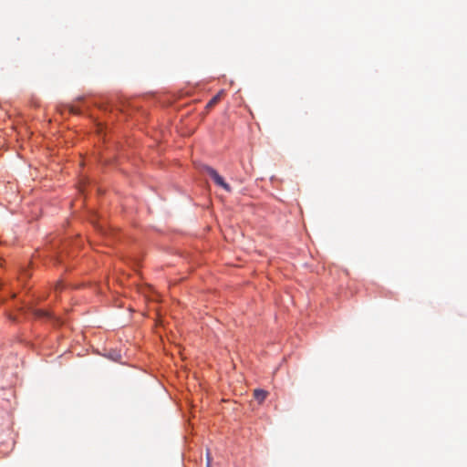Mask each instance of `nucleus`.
<instances>
[{"label": "nucleus", "mask_w": 467, "mask_h": 467, "mask_svg": "<svg viewBox=\"0 0 467 467\" xmlns=\"http://www.w3.org/2000/svg\"><path fill=\"white\" fill-rule=\"evenodd\" d=\"M205 171L218 186L223 188L228 192L232 191L231 186L224 182L223 178L213 168L207 166L205 167Z\"/></svg>", "instance_id": "nucleus-1"}, {"label": "nucleus", "mask_w": 467, "mask_h": 467, "mask_svg": "<svg viewBox=\"0 0 467 467\" xmlns=\"http://www.w3.org/2000/svg\"><path fill=\"white\" fill-rule=\"evenodd\" d=\"M254 396L259 403H262L265 400L267 392L263 389H254Z\"/></svg>", "instance_id": "nucleus-2"}, {"label": "nucleus", "mask_w": 467, "mask_h": 467, "mask_svg": "<svg viewBox=\"0 0 467 467\" xmlns=\"http://www.w3.org/2000/svg\"><path fill=\"white\" fill-rule=\"evenodd\" d=\"M222 94H223V91L219 92L213 98H212L211 100L207 103L206 108L211 109L214 105H216L220 101V99L222 98Z\"/></svg>", "instance_id": "nucleus-3"}, {"label": "nucleus", "mask_w": 467, "mask_h": 467, "mask_svg": "<svg viewBox=\"0 0 467 467\" xmlns=\"http://www.w3.org/2000/svg\"><path fill=\"white\" fill-rule=\"evenodd\" d=\"M36 315L39 317H51V314L45 310H37Z\"/></svg>", "instance_id": "nucleus-4"}, {"label": "nucleus", "mask_w": 467, "mask_h": 467, "mask_svg": "<svg viewBox=\"0 0 467 467\" xmlns=\"http://www.w3.org/2000/svg\"><path fill=\"white\" fill-rule=\"evenodd\" d=\"M211 465V462H210V457L209 455L207 456V467H210Z\"/></svg>", "instance_id": "nucleus-5"}, {"label": "nucleus", "mask_w": 467, "mask_h": 467, "mask_svg": "<svg viewBox=\"0 0 467 467\" xmlns=\"http://www.w3.org/2000/svg\"><path fill=\"white\" fill-rule=\"evenodd\" d=\"M60 287H61V285H57L56 286V291H57V290H58V288H60Z\"/></svg>", "instance_id": "nucleus-6"}, {"label": "nucleus", "mask_w": 467, "mask_h": 467, "mask_svg": "<svg viewBox=\"0 0 467 467\" xmlns=\"http://www.w3.org/2000/svg\"><path fill=\"white\" fill-rule=\"evenodd\" d=\"M71 112L77 113V110H75L73 108L71 109Z\"/></svg>", "instance_id": "nucleus-7"}]
</instances>
